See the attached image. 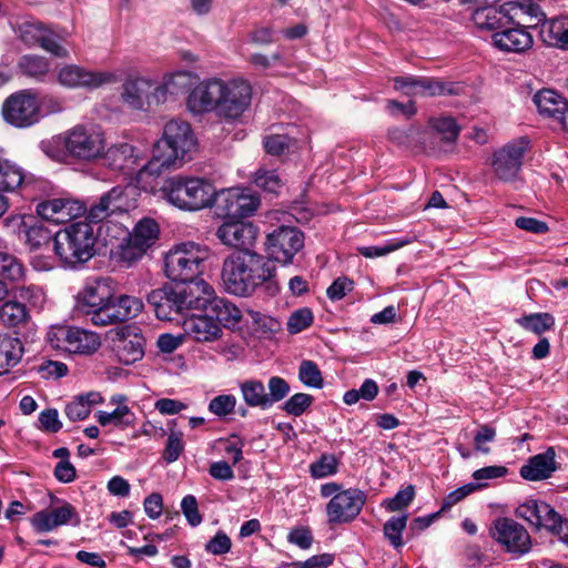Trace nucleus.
<instances>
[{
	"label": "nucleus",
	"mask_w": 568,
	"mask_h": 568,
	"mask_svg": "<svg viewBox=\"0 0 568 568\" xmlns=\"http://www.w3.org/2000/svg\"><path fill=\"white\" fill-rule=\"evenodd\" d=\"M184 329L197 342H213L221 337L222 328L209 313L193 314L184 320Z\"/></svg>",
	"instance_id": "7c9ffc66"
},
{
	"label": "nucleus",
	"mask_w": 568,
	"mask_h": 568,
	"mask_svg": "<svg viewBox=\"0 0 568 568\" xmlns=\"http://www.w3.org/2000/svg\"><path fill=\"white\" fill-rule=\"evenodd\" d=\"M528 146L529 140L527 138H519L510 141L494 153L493 169L498 179L508 182L517 178Z\"/></svg>",
	"instance_id": "dca6fc26"
},
{
	"label": "nucleus",
	"mask_w": 568,
	"mask_h": 568,
	"mask_svg": "<svg viewBox=\"0 0 568 568\" xmlns=\"http://www.w3.org/2000/svg\"><path fill=\"white\" fill-rule=\"evenodd\" d=\"M69 345V353L71 354L91 355L100 348L101 339L94 332L71 326Z\"/></svg>",
	"instance_id": "58836bf2"
},
{
	"label": "nucleus",
	"mask_w": 568,
	"mask_h": 568,
	"mask_svg": "<svg viewBox=\"0 0 568 568\" xmlns=\"http://www.w3.org/2000/svg\"><path fill=\"white\" fill-rule=\"evenodd\" d=\"M222 80L211 79L199 83L187 97V108L193 113L215 111L222 97Z\"/></svg>",
	"instance_id": "5701e85b"
},
{
	"label": "nucleus",
	"mask_w": 568,
	"mask_h": 568,
	"mask_svg": "<svg viewBox=\"0 0 568 568\" xmlns=\"http://www.w3.org/2000/svg\"><path fill=\"white\" fill-rule=\"evenodd\" d=\"M22 351V344L18 338L0 335V375L20 362Z\"/></svg>",
	"instance_id": "79ce46f5"
},
{
	"label": "nucleus",
	"mask_w": 568,
	"mask_h": 568,
	"mask_svg": "<svg viewBox=\"0 0 568 568\" xmlns=\"http://www.w3.org/2000/svg\"><path fill=\"white\" fill-rule=\"evenodd\" d=\"M510 1L503 6L485 7L476 10L475 20L483 27L490 30H504L509 23H514V18L510 16Z\"/></svg>",
	"instance_id": "f704fd0d"
},
{
	"label": "nucleus",
	"mask_w": 568,
	"mask_h": 568,
	"mask_svg": "<svg viewBox=\"0 0 568 568\" xmlns=\"http://www.w3.org/2000/svg\"><path fill=\"white\" fill-rule=\"evenodd\" d=\"M95 242L93 226L89 222H77L54 234L53 251L64 266L74 268L94 256Z\"/></svg>",
	"instance_id": "7ed1b4c3"
},
{
	"label": "nucleus",
	"mask_w": 568,
	"mask_h": 568,
	"mask_svg": "<svg viewBox=\"0 0 568 568\" xmlns=\"http://www.w3.org/2000/svg\"><path fill=\"white\" fill-rule=\"evenodd\" d=\"M366 498V494L358 488L339 491L326 505L328 523L337 525L354 520L361 514Z\"/></svg>",
	"instance_id": "2eb2a0df"
},
{
	"label": "nucleus",
	"mask_w": 568,
	"mask_h": 568,
	"mask_svg": "<svg viewBox=\"0 0 568 568\" xmlns=\"http://www.w3.org/2000/svg\"><path fill=\"white\" fill-rule=\"evenodd\" d=\"M337 465L338 462L334 455H322L310 465V473L314 478H324L336 474Z\"/></svg>",
	"instance_id": "13d9d810"
},
{
	"label": "nucleus",
	"mask_w": 568,
	"mask_h": 568,
	"mask_svg": "<svg viewBox=\"0 0 568 568\" xmlns=\"http://www.w3.org/2000/svg\"><path fill=\"white\" fill-rule=\"evenodd\" d=\"M146 251V248L139 245L135 241H132V239L128 236L126 239H123V241L118 245L114 254L118 262L122 266L130 267L139 260H141Z\"/></svg>",
	"instance_id": "de8ad7c7"
},
{
	"label": "nucleus",
	"mask_w": 568,
	"mask_h": 568,
	"mask_svg": "<svg viewBox=\"0 0 568 568\" xmlns=\"http://www.w3.org/2000/svg\"><path fill=\"white\" fill-rule=\"evenodd\" d=\"M2 153L0 149V193L14 192L22 185L26 174L22 168L4 159Z\"/></svg>",
	"instance_id": "a19ab883"
},
{
	"label": "nucleus",
	"mask_w": 568,
	"mask_h": 568,
	"mask_svg": "<svg viewBox=\"0 0 568 568\" xmlns=\"http://www.w3.org/2000/svg\"><path fill=\"white\" fill-rule=\"evenodd\" d=\"M161 191L169 203L184 211L210 207L216 197V190L209 180L187 175L169 178Z\"/></svg>",
	"instance_id": "20e7f679"
},
{
	"label": "nucleus",
	"mask_w": 568,
	"mask_h": 568,
	"mask_svg": "<svg viewBox=\"0 0 568 568\" xmlns=\"http://www.w3.org/2000/svg\"><path fill=\"white\" fill-rule=\"evenodd\" d=\"M275 266L265 256L252 250L231 253L222 265V283L230 294L251 296L257 287L264 286L271 296L280 292Z\"/></svg>",
	"instance_id": "f257e3e1"
},
{
	"label": "nucleus",
	"mask_w": 568,
	"mask_h": 568,
	"mask_svg": "<svg viewBox=\"0 0 568 568\" xmlns=\"http://www.w3.org/2000/svg\"><path fill=\"white\" fill-rule=\"evenodd\" d=\"M263 144L267 154L281 156L295 146L296 141L287 134L272 133L264 136Z\"/></svg>",
	"instance_id": "8fccbe9b"
},
{
	"label": "nucleus",
	"mask_w": 568,
	"mask_h": 568,
	"mask_svg": "<svg viewBox=\"0 0 568 568\" xmlns=\"http://www.w3.org/2000/svg\"><path fill=\"white\" fill-rule=\"evenodd\" d=\"M540 36L548 45L568 50V18L560 17L545 21Z\"/></svg>",
	"instance_id": "4c0bfd02"
},
{
	"label": "nucleus",
	"mask_w": 568,
	"mask_h": 568,
	"mask_svg": "<svg viewBox=\"0 0 568 568\" xmlns=\"http://www.w3.org/2000/svg\"><path fill=\"white\" fill-rule=\"evenodd\" d=\"M57 80L59 84L69 89H97L114 82L116 78L111 72H95L77 64H65L59 69Z\"/></svg>",
	"instance_id": "a211bd4d"
},
{
	"label": "nucleus",
	"mask_w": 568,
	"mask_h": 568,
	"mask_svg": "<svg viewBox=\"0 0 568 568\" xmlns=\"http://www.w3.org/2000/svg\"><path fill=\"white\" fill-rule=\"evenodd\" d=\"M18 67L24 75L42 81L49 73L51 64L44 57L26 54L20 58Z\"/></svg>",
	"instance_id": "c03bdc74"
},
{
	"label": "nucleus",
	"mask_w": 568,
	"mask_h": 568,
	"mask_svg": "<svg viewBox=\"0 0 568 568\" xmlns=\"http://www.w3.org/2000/svg\"><path fill=\"white\" fill-rule=\"evenodd\" d=\"M185 313L190 311L204 312L210 303L214 288L203 278L186 281L178 284Z\"/></svg>",
	"instance_id": "bb28decb"
},
{
	"label": "nucleus",
	"mask_w": 568,
	"mask_h": 568,
	"mask_svg": "<svg viewBox=\"0 0 568 568\" xmlns=\"http://www.w3.org/2000/svg\"><path fill=\"white\" fill-rule=\"evenodd\" d=\"M65 152L80 161L100 159L106 146L104 132L92 124H77L60 136Z\"/></svg>",
	"instance_id": "0eeeda50"
},
{
	"label": "nucleus",
	"mask_w": 568,
	"mask_h": 568,
	"mask_svg": "<svg viewBox=\"0 0 568 568\" xmlns=\"http://www.w3.org/2000/svg\"><path fill=\"white\" fill-rule=\"evenodd\" d=\"M146 301L159 320L175 321L179 316L186 314L178 284L153 290L149 293Z\"/></svg>",
	"instance_id": "6ab92c4d"
},
{
	"label": "nucleus",
	"mask_w": 568,
	"mask_h": 568,
	"mask_svg": "<svg viewBox=\"0 0 568 568\" xmlns=\"http://www.w3.org/2000/svg\"><path fill=\"white\" fill-rule=\"evenodd\" d=\"M304 246V234L294 226H280L267 235L266 252L270 257L283 264L292 262Z\"/></svg>",
	"instance_id": "f8f14e48"
},
{
	"label": "nucleus",
	"mask_w": 568,
	"mask_h": 568,
	"mask_svg": "<svg viewBox=\"0 0 568 568\" xmlns=\"http://www.w3.org/2000/svg\"><path fill=\"white\" fill-rule=\"evenodd\" d=\"M236 402L234 395H219L211 399L209 410L219 417H224L234 412Z\"/></svg>",
	"instance_id": "69168bd1"
},
{
	"label": "nucleus",
	"mask_w": 568,
	"mask_h": 568,
	"mask_svg": "<svg viewBox=\"0 0 568 568\" xmlns=\"http://www.w3.org/2000/svg\"><path fill=\"white\" fill-rule=\"evenodd\" d=\"M184 450L183 433L180 430H171L168 436L166 445L162 453V458L172 464L176 462Z\"/></svg>",
	"instance_id": "6e6d98bb"
},
{
	"label": "nucleus",
	"mask_w": 568,
	"mask_h": 568,
	"mask_svg": "<svg viewBox=\"0 0 568 568\" xmlns=\"http://www.w3.org/2000/svg\"><path fill=\"white\" fill-rule=\"evenodd\" d=\"M430 126L442 135L446 142H455L458 138L460 128L453 118H434L429 120Z\"/></svg>",
	"instance_id": "603ef678"
},
{
	"label": "nucleus",
	"mask_w": 568,
	"mask_h": 568,
	"mask_svg": "<svg viewBox=\"0 0 568 568\" xmlns=\"http://www.w3.org/2000/svg\"><path fill=\"white\" fill-rule=\"evenodd\" d=\"M69 523H73L75 526L80 524V517L75 508L69 503H64L50 511H38L31 518V525L39 532L51 531Z\"/></svg>",
	"instance_id": "a878e982"
},
{
	"label": "nucleus",
	"mask_w": 568,
	"mask_h": 568,
	"mask_svg": "<svg viewBox=\"0 0 568 568\" xmlns=\"http://www.w3.org/2000/svg\"><path fill=\"white\" fill-rule=\"evenodd\" d=\"M534 102L540 115L558 123L561 129L568 126V101L551 89H542L534 95Z\"/></svg>",
	"instance_id": "393cba45"
},
{
	"label": "nucleus",
	"mask_w": 568,
	"mask_h": 568,
	"mask_svg": "<svg viewBox=\"0 0 568 568\" xmlns=\"http://www.w3.org/2000/svg\"><path fill=\"white\" fill-rule=\"evenodd\" d=\"M19 38L29 47H40L57 58H68L69 51L42 22L26 20L18 26Z\"/></svg>",
	"instance_id": "f3484780"
},
{
	"label": "nucleus",
	"mask_w": 568,
	"mask_h": 568,
	"mask_svg": "<svg viewBox=\"0 0 568 568\" xmlns=\"http://www.w3.org/2000/svg\"><path fill=\"white\" fill-rule=\"evenodd\" d=\"M85 212L82 202L69 197H55L42 201L37 205L38 215L49 222L67 223Z\"/></svg>",
	"instance_id": "412c9836"
},
{
	"label": "nucleus",
	"mask_w": 568,
	"mask_h": 568,
	"mask_svg": "<svg viewBox=\"0 0 568 568\" xmlns=\"http://www.w3.org/2000/svg\"><path fill=\"white\" fill-rule=\"evenodd\" d=\"M490 535L508 552L521 556L531 548V539L526 528L514 519L497 518L490 528Z\"/></svg>",
	"instance_id": "ddd939ff"
},
{
	"label": "nucleus",
	"mask_w": 568,
	"mask_h": 568,
	"mask_svg": "<svg viewBox=\"0 0 568 568\" xmlns=\"http://www.w3.org/2000/svg\"><path fill=\"white\" fill-rule=\"evenodd\" d=\"M52 239V233L42 224H34L26 231V243L31 250H39L42 246L49 245Z\"/></svg>",
	"instance_id": "5fc2aeb1"
},
{
	"label": "nucleus",
	"mask_w": 568,
	"mask_h": 568,
	"mask_svg": "<svg viewBox=\"0 0 568 568\" xmlns=\"http://www.w3.org/2000/svg\"><path fill=\"white\" fill-rule=\"evenodd\" d=\"M214 204L224 217L241 220L253 215L260 207L261 200L253 190L233 187L216 191Z\"/></svg>",
	"instance_id": "1a4fd4ad"
},
{
	"label": "nucleus",
	"mask_w": 568,
	"mask_h": 568,
	"mask_svg": "<svg viewBox=\"0 0 568 568\" xmlns=\"http://www.w3.org/2000/svg\"><path fill=\"white\" fill-rule=\"evenodd\" d=\"M493 44L503 52L523 53L534 44V38L524 27L505 28L491 34Z\"/></svg>",
	"instance_id": "cd10ccee"
},
{
	"label": "nucleus",
	"mask_w": 568,
	"mask_h": 568,
	"mask_svg": "<svg viewBox=\"0 0 568 568\" xmlns=\"http://www.w3.org/2000/svg\"><path fill=\"white\" fill-rule=\"evenodd\" d=\"M240 390L247 406L268 408L265 386L261 381L246 379L240 384Z\"/></svg>",
	"instance_id": "37998d69"
},
{
	"label": "nucleus",
	"mask_w": 568,
	"mask_h": 568,
	"mask_svg": "<svg viewBox=\"0 0 568 568\" xmlns=\"http://www.w3.org/2000/svg\"><path fill=\"white\" fill-rule=\"evenodd\" d=\"M204 312L209 313L220 327H235L243 317L242 311L235 304L225 298L216 297L215 293Z\"/></svg>",
	"instance_id": "473e14b6"
},
{
	"label": "nucleus",
	"mask_w": 568,
	"mask_h": 568,
	"mask_svg": "<svg viewBox=\"0 0 568 568\" xmlns=\"http://www.w3.org/2000/svg\"><path fill=\"white\" fill-rule=\"evenodd\" d=\"M115 290L110 277L89 280L78 292L75 307L90 317L95 326H105L102 314H109Z\"/></svg>",
	"instance_id": "423d86ee"
},
{
	"label": "nucleus",
	"mask_w": 568,
	"mask_h": 568,
	"mask_svg": "<svg viewBox=\"0 0 568 568\" xmlns=\"http://www.w3.org/2000/svg\"><path fill=\"white\" fill-rule=\"evenodd\" d=\"M0 321L7 327L20 329L30 323L31 316L23 303L8 301L0 307Z\"/></svg>",
	"instance_id": "ea45409f"
},
{
	"label": "nucleus",
	"mask_w": 568,
	"mask_h": 568,
	"mask_svg": "<svg viewBox=\"0 0 568 568\" xmlns=\"http://www.w3.org/2000/svg\"><path fill=\"white\" fill-rule=\"evenodd\" d=\"M300 381L307 387L322 388L323 377L318 366L312 361H303L298 371Z\"/></svg>",
	"instance_id": "864d4df0"
},
{
	"label": "nucleus",
	"mask_w": 568,
	"mask_h": 568,
	"mask_svg": "<svg viewBox=\"0 0 568 568\" xmlns=\"http://www.w3.org/2000/svg\"><path fill=\"white\" fill-rule=\"evenodd\" d=\"M17 298L26 305L30 304L33 307H40L44 302V293L41 287L34 285H22L17 288Z\"/></svg>",
	"instance_id": "338daca9"
},
{
	"label": "nucleus",
	"mask_w": 568,
	"mask_h": 568,
	"mask_svg": "<svg viewBox=\"0 0 568 568\" xmlns=\"http://www.w3.org/2000/svg\"><path fill=\"white\" fill-rule=\"evenodd\" d=\"M516 515L536 528H545L551 532L561 527L560 515L547 503L529 499L519 505Z\"/></svg>",
	"instance_id": "aec40b11"
},
{
	"label": "nucleus",
	"mask_w": 568,
	"mask_h": 568,
	"mask_svg": "<svg viewBox=\"0 0 568 568\" xmlns=\"http://www.w3.org/2000/svg\"><path fill=\"white\" fill-rule=\"evenodd\" d=\"M313 314L308 308H301L291 314L287 321V329L291 334H297L311 326Z\"/></svg>",
	"instance_id": "774afa93"
},
{
	"label": "nucleus",
	"mask_w": 568,
	"mask_h": 568,
	"mask_svg": "<svg viewBox=\"0 0 568 568\" xmlns=\"http://www.w3.org/2000/svg\"><path fill=\"white\" fill-rule=\"evenodd\" d=\"M0 275L10 281H19L24 275V267L13 255L0 252Z\"/></svg>",
	"instance_id": "4d7b16f0"
},
{
	"label": "nucleus",
	"mask_w": 568,
	"mask_h": 568,
	"mask_svg": "<svg viewBox=\"0 0 568 568\" xmlns=\"http://www.w3.org/2000/svg\"><path fill=\"white\" fill-rule=\"evenodd\" d=\"M509 9L517 26L537 27L540 22H545V13L535 0L510 1Z\"/></svg>",
	"instance_id": "e433bc0d"
},
{
	"label": "nucleus",
	"mask_w": 568,
	"mask_h": 568,
	"mask_svg": "<svg viewBox=\"0 0 568 568\" xmlns=\"http://www.w3.org/2000/svg\"><path fill=\"white\" fill-rule=\"evenodd\" d=\"M2 115L7 123L16 128H28L41 119V106L37 93L20 90L9 95L2 105Z\"/></svg>",
	"instance_id": "6e6552de"
},
{
	"label": "nucleus",
	"mask_w": 568,
	"mask_h": 568,
	"mask_svg": "<svg viewBox=\"0 0 568 568\" xmlns=\"http://www.w3.org/2000/svg\"><path fill=\"white\" fill-rule=\"evenodd\" d=\"M408 515H402L389 518L383 528L384 536L395 548L403 546L402 534L406 528Z\"/></svg>",
	"instance_id": "3c124183"
},
{
	"label": "nucleus",
	"mask_w": 568,
	"mask_h": 568,
	"mask_svg": "<svg viewBox=\"0 0 568 568\" xmlns=\"http://www.w3.org/2000/svg\"><path fill=\"white\" fill-rule=\"evenodd\" d=\"M151 91V80L138 78L123 84L121 97L130 108L144 110L146 106H150Z\"/></svg>",
	"instance_id": "72a5a7b5"
},
{
	"label": "nucleus",
	"mask_w": 568,
	"mask_h": 568,
	"mask_svg": "<svg viewBox=\"0 0 568 568\" xmlns=\"http://www.w3.org/2000/svg\"><path fill=\"white\" fill-rule=\"evenodd\" d=\"M222 97L217 104L220 116L235 120L241 116L251 104L252 89L248 82L242 79L222 81Z\"/></svg>",
	"instance_id": "4468645a"
},
{
	"label": "nucleus",
	"mask_w": 568,
	"mask_h": 568,
	"mask_svg": "<svg viewBox=\"0 0 568 568\" xmlns=\"http://www.w3.org/2000/svg\"><path fill=\"white\" fill-rule=\"evenodd\" d=\"M267 388L268 393H266V397L268 402V408L272 407L275 403L284 399L290 393L288 383L280 376H272L268 379Z\"/></svg>",
	"instance_id": "680f3d73"
},
{
	"label": "nucleus",
	"mask_w": 568,
	"mask_h": 568,
	"mask_svg": "<svg viewBox=\"0 0 568 568\" xmlns=\"http://www.w3.org/2000/svg\"><path fill=\"white\" fill-rule=\"evenodd\" d=\"M143 310L140 298L130 295L113 296L109 314H102L105 326L115 325L138 316Z\"/></svg>",
	"instance_id": "2f4dec72"
},
{
	"label": "nucleus",
	"mask_w": 568,
	"mask_h": 568,
	"mask_svg": "<svg viewBox=\"0 0 568 568\" xmlns=\"http://www.w3.org/2000/svg\"><path fill=\"white\" fill-rule=\"evenodd\" d=\"M190 77L191 73L187 71H176L166 75L163 83H156L151 80L150 105L164 102L168 94H178L180 88L187 85Z\"/></svg>",
	"instance_id": "c9c22d12"
},
{
	"label": "nucleus",
	"mask_w": 568,
	"mask_h": 568,
	"mask_svg": "<svg viewBox=\"0 0 568 568\" xmlns=\"http://www.w3.org/2000/svg\"><path fill=\"white\" fill-rule=\"evenodd\" d=\"M196 150V138L191 125L172 119L165 123L162 138L154 144L152 159L139 170L140 175L160 174L163 170H175L192 159Z\"/></svg>",
	"instance_id": "f03ea898"
},
{
	"label": "nucleus",
	"mask_w": 568,
	"mask_h": 568,
	"mask_svg": "<svg viewBox=\"0 0 568 568\" xmlns=\"http://www.w3.org/2000/svg\"><path fill=\"white\" fill-rule=\"evenodd\" d=\"M556 452L552 447L547 448L544 453L537 454L528 459L521 466L520 476L530 481L544 480L551 477L557 470Z\"/></svg>",
	"instance_id": "c756f323"
},
{
	"label": "nucleus",
	"mask_w": 568,
	"mask_h": 568,
	"mask_svg": "<svg viewBox=\"0 0 568 568\" xmlns=\"http://www.w3.org/2000/svg\"><path fill=\"white\" fill-rule=\"evenodd\" d=\"M129 203L121 186H114L108 193L103 194L99 202L93 204L88 214L89 223H99L106 217L128 212Z\"/></svg>",
	"instance_id": "b1692460"
},
{
	"label": "nucleus",
	"mask_w": 568,
	"mask_h": 568,
	"mask_svg": "<svg viewBox=\"0 0 568 568\" xmlns=\"http://www.w3.org/2000/svg\"><path fill=\"white\" fill-rule=\"evenodd\" d=\"M111 349L118 361L124 365H131L144 356L145 339L140 328L125 325L111 332Z\"/></svg>",
	"instance_id": "9b49d317"
},
{
	"label": "nucleus",
	"mask_w": 568,
	"mask_h": 568,
	"mask_svg": "<svg viewBox=\"0 0 568 568\" xmlns=\"http://www.w3.org/2000/svg\"><path fill=\"white\" fill-rule=\"evenodd\" d=\"M254 182L258 187L271 193H277L283 185L276 171L265 169L256 171Z\"/></svg>",
	"instance_id": "052dcab7"
},
{
	"label": "nucleus",
	"mask_w": 568,
	"mask_h": 568,
	"mask_svg": "<svg viewBox=\"0 0 568 568\" xmlns=\"http://www.w3.org/2000/svg\"><path fill=\"white\" fill-rule=\"evenodd\" d=\"M160 230L158 223L152 219H142L128 235L135 241L139 245L149 250L158 240Z\"/></svg>",
	"instance_id": "a18cd8bd"
},
{
	"label": "nucleus",
	"mask_w": 568,
	"mask_h": 568,
	"mask_svg": "<svg viewBox=\"0 0 568 568\" xmlns=\"http://www.w3.org/2000/svg\"><path fill=\"white\" fill-rule=\"evenodd\" d=\"M418 135L419 129L413 125L406 128H392L388 130L389 140L403 146H410L416 142Z\"/></svg>",
	"instance_id": "0e129e2a"
},
{
	"label": "nucleus",
	"mask_w": 568,
	"mask_h": 568,
	"mask_svg": "<svg viewBox=\"0 0 568 568\" xmlns=\"http://www.w3.org/2000/svg\"><path fill=\"white\" fill-rule=\"evenodd\" d=\"M103 161V165L108 166L113 171H133L138 165L140 154L136 149L126 142H120L112 144L103 150V154L100 158Z\"/></svg>",
	"instance_id": "c85d7f7f"
},
{
	"label": "nucleus",
	"mask_w": 568,
	"mask_h": 568,
	"mask_svg": "<svg viewBox=\"0 0 568 568\" xmlns=\"http://www.w3.org/2000/svg\"><path fill=\"white\" fill-rule=\"evenodd\" d=\"M219 240L236 251L251 250L257 236V227L240 220L224 222L216 231Z\"/></svg>",
	"instance_id": "4be33fe9"
},
{
	"label": "nucleus",
	"mask_w": 568,
	"mask_h": 568,
	"mask_svg": "<svg viewBox=\"0 0 568 568\" xmlns=\"http://www.w3.org/2000/svg\"><path fill=\"white\" fill-rule=\"evenodd\" d=\"M394 88L414 97H445L460 95L464 85L459 82L443 81L428 77H397L394 79Z\"/></svg>",
	"instance_id": "9d476101"
},
{
	"label": "nucleus",
	"mask_w": 568,
	"mask_h": 568,
	"mask_svg": "<svg viewBox=\"0 0 568 568\" xmlns=\"http://www.w3.org/2000/svg\"><path fill=\"white\" fill-rule=\"evenodd\" d=\"M207 257V250L193 242L174 245L164 255V273L173 282L196 280Z\"/></svg>",
	"instance_id": "39448f33"
},
{
	"label": "nucleus",
	"mask_w": 568,
	"mask_h": 568,
	"mask_svg": "<svg viewBox=\"0 0 568 568\" xmlns=\"http://www.w3.org/2000/svg\"><path fill=\"white\" fill-rule=\"evenodd\" d=\"M314 397L306 393H296L283 405V409L292 416L303 415L313 404Z\"/></svg>",
	"instance_id": "bf43d9fd"
},
{
	"label": "nucleus",
	"mask_w": 568,
	"mask_h": 568,
	"mask_svg": "<svg viewBox=\"0 0 568 568\" xmlns=\"http://www.w3.org/2000/svg\"><path fill=\"white\" fill-rule=\"evenodd\" d=\"M70 327L71 326H53L47 333L48 344L58 351L69 353L70 347Z\"/></svg>",
	"instance_id": "e2e57ef3"
},
{
	"label": "nucleus",
	"mask_w": 568,
	"mask_h": 568,
	"mask_svg": "<svg viewBox=\"0 0 568 568\" xmlns=\"http://www.w3.org/2000/svg\"><path fill=\"white\" fill-rule=\"evenodd\" d=\"M97 419L102 426L113 424L119 428H126L134 424L135 414L126 405H119L112 412H99Z\"/></svg>",
	"instance_id": "49530a36"
},
{
	"label": "nucleus",
	"mask_w": 568,
	"mask_h": 568,
	"mask_svg": "<svg viewBox=\"0 0 568 568\" xmlns=\"http://www.w3.org/2000/svg\"><path fill=\"white\" fill-rule=\"evenodd\" d=\"M519 326L536 335H541L555 325V318L549 313H534L517 320Z\"/></svg>",
	"instance_id": "09e8293b"
}]
</instances>
